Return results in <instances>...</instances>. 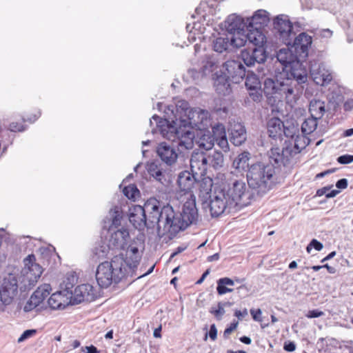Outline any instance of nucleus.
I'll use <instances>...</instances> for the list:
<instances>
[{"label": "nucleus", "instance_id": "1", "mask_svg": "<svg viewBox=\"0 0 353 353\" xmlns=\"http://www.w3.org/2000/svg\"><path fill=\"white\" fill-rule=\"evenodd\" d=\"M161 227L163 236L175 235L181 230H184L194 223L198 218L195 198L190 194V199L183 204L182 211L176 213L170 205H163Z\"/></svg>", "mask_w": 353, "mask_h": 353}, {"label": "nucleus", "instance_id": "2", "mask_svg": "<svg viewBox=\"0 0 353 353\" xmlns=\"http://www.w3.org/2000/svg\"><path fill=\"white\" fill-rule=\"evenodd\" d=\"M163 204L155 198H150L143 206L134 205L129 208V221L139 230L155 228L159 236H163L161 225Z\"/></svg>", "mask_w": 353, "mask_h": 353}, {"label": "nucleus", "instance_id": "3", "mask_svg": "<svg viewBox=\"0 0 353 353\" xmlns=\"http://www.w3.org/2000/svg\"><path fill=\"white\" fill-rule=\"evenodd\" d=\"M247 181L250 188L266 192L275 184V168L270 163L259 162L248 165Z\"/></svg>", "mask_w": 353, "mask_h": 353}, {"label": "nucleus", "instance_id": "4", "mask_svg": "<svg viewBox=\"0 0 353 353\" xmlns=\"http://www.w3.org/2000/svg\"><path fill=\"white\" fill-rule=\"evenodd\" d=\"M125 275L123 256L119 254L111 261H105L98 265L96 279L100 287L106 288L113 283H118Z\"/></svg>", "mask_w": 353, "mask_h": 353}, {"label": "nucleus", "instance_id": "5", "mask_svg": "<svg viewBox=\"0 0 353 353\" xmlns=\"http://www.w3.org/2000/svg\"><path fill=\"white\" fill-rule=\"evenodd\" d=\"M288 77L279 82L278 99H285L288 103L295 101L296 96L302 92L303 84L305 83L307 75L305 69H294L290 72Z\"/></svg>", "mask_w": 353, "mask_h": 353}, {"label": "nucleus", "instance_id": "6", "mask_svg": "<svg viewBox=\"0 0 353 353\" xmlns=\"http://www.w3.org/2000/svg\"><path fill=\"white\" fill-rule=\"evenodd\" d=\"M159 128L162 136L174 142L177 141V146L181 149L191 150L193 148L194 144V139L196 138L194 132L188 126L167 124L166 126L163 125L157 124V126Z\"/></svg>", "mask_w": 353, "mask_h": 353}, {"label": "nucleus", "instance_id": "7", "mask_svg": "<svg viewBox=\"0 0 353 353\" xmlns=\"http://www.w3.org/2000/svg\"><path fill=\"white\" fill-rule=\"evenodd\" d=\"M191 110L189 103L185 100H179L174 105H170L165 110L167 118L163 121L160 117L154 115L150 120V125L152 124V120L159 125H163L162 123H172L174 125H185L187 123L188 112Z\"/></svg>", "mask_w": 353, "mask_h": 353}, {"label": "nucleus", "instance_id": "8", "mask_svg": "<svg viewBox=\"0 0 353 353\" xmlns=\"http://www.w3.org/2000/svg\"><path fill=\"white\" fill-rule=\"evenodd\" d=\"M203 210H208L212 216H219L226 208V198L223 191L214 192L212 196L209 192L199 195Z\"/></svg>", "mask_w": 353, "mask_h": 353}, {"label": "nucleus", "instance_id": "9", "mask_svg": "<svg viewBox=\"0 0 353 353\" xmlns=\"http://www.w3.org/2000/svg\"><path fill=\"white\" fill-rule=\"evenodd\" d=\"M212 47L219 53L240 52V54H243V38L229 35L226 37L219 36L214 39Z\"/></svg>", "mask_w": 353, "mask_h": 353}, {"label": "nucleus", "instance_id": "10", "mask_svg": "<svg viewBox=\"0 0 353 353\" xmlns=\"http://www.w3.org/2000/svg\"><path fill=\"white\" fill-rule=\"evenodd\" d=\"M274 28L277 31L282 43L289 47L294 37V33L288 17L284 14L277 16L274 20Z\"/></svg>", "mask_w": 353, "mask_h": 353}, {"label": "nucleus", "instance_id": "11", "mask_svg": "<svg viewBox=\"0 0 353 353\" xmlns=\"http://www.w3.org/2000/svg\"><path fill=\"white\" fill-rule=\"evenodd\" d=\"M17 281L14 276L5 279L0 288V310L10 305L17 292Z\"/></svg>", "mask_w": 353, "mask_h": 353}, {"label": "nucleus", "instance_id": "12", "mask_svg": "<svg viewBox=\"0 0 353 353\" xmlns=\"http://www.w3.org/2000/svg\"><path fill=\"white\" fill-rule=\"evenodd\" d=\"M36 259L34 254L28 255L24 259V281L28 282V286L32 287L37 282L43 272L42 267L35 262Z\"/></svg>", "mask_w": 353, "mask_h": 353}, {"label": "nucleus", "instance_id": "13", "mask_svg": "<svg viewBox=\"0 0 353 353\" xmlns=\"http://www.w3.org/2000/svg\"><path fill=\"white\" fill-rule=\"evenodd\" d=\"M310 73L316 84L326 85L332 80V73L323 63L313 60L310 62Z\"/></svg>", "mask_w": 353, "mask_h": 353}, {"label": "nucleus", "instance_id": "14", "mask_svg": "<svg viewBox=\"0 0 353 353\" xmlns=\"http://www.w3.org/2000/svg\"><path fill=\"white\" fill-rule=\"evenodd\" d=\"M209 117L210 114L207 110L200 108L191 109L186 118V125L199 130L205 129L210 123Z\"/></svg>", "mask_w": 353, "mask_h": 353}, {"label": "nucleus", "instance_id": "15", "mask_svg": "<svg viewBox=\"0 0 353 353\" xmlns=\"http://www.w3.org/2000/svg\"><path fill=\"white\" fill-rule=\"evenodd\" d=\"M146 170L150 180L158 183L161 185V188L169 185L170 182L169 174L161 163L157 161L148 163Z\"/></svg>", "mask_w": 353, "mask_h": 353}, {"label": "nucleus", "instance_id": "16", "mask_svg": "<svg viewBox=\"0 0 353 353\" xmlns=\"http://www.w3.org/2000/svg\"><path fill=\"white\" fill-rule=\"evenodd\" d=\"M208 161L209 157L207 152L194 151L190 160L192 172L196 176H205L209 167Z\"/></svg>", "mask_w": 353, "mask_h": 353}, {"label": "nucleus", "instance_id": "17", "mask_svg": "<svg viewBox=\"0 0 353 353\" xmlns=\"http://www.w3.org/2000/svg\"><path fill=\"white\" fill-rule=\"evenodd\" d=\"M179 149L173 144L165 142L160 143L157 147V153L160 159L167 165L172 166L176 164L179 158Z\"/></svg>", "mask_w": 353, "mask_h": 353}, {"label": "nucleus", "instance_id": "18", "mask_svg": "<svg viewBox=\"0 0 353 353\" xmlns=\"http://www.w3.org/2000/svg\"><path fill=\"white\" fill-rule=\"evenodd\" d=\"M312 43V38L305 32H301L297 37L292 39L291 48L294 53L301 59L308 56V50Z\"/></svg>", "mask_w": 353, "mask_h": 353}, {"label": "nucleus", "instance_id": "19", "mask_svg": "<svg viewBox=\"0 0 353 353\" xmlns=\"http://www.w3.org/2000/svg\"><path fill=\"white\" fill-rule=\"evenodd\" d=\"M97 297L96 290L92 285L86 283L78 285L74 291H72V305L80 303L82 301L90 302Z\"/></svg>", "mask_w": 353, "mask_h": 353}, {"label": "nucleus", "instance_id": "20", "mask_svg": "<svg viewBox=\"0 0 353 353\" xmlns=\"http://www.w3.org/2000/svg\"><path fill=\"white\" fill-rule=\"evenodd\" d=\"M237 52V59H230L226 61L224 67L228 72V78L234 83H239L243 80V54Z\"/></svg>", "mask_w": 353, "mask_h": 353}, {"label": "nucleus", "instance_id": "21", "mask_svg": "<svg viewBox=\"0 0 353 353\" xmlns=\"http://www.w3.org/2000/svg\"><path fill=\"white\" fill-rule=\"evenodd\" d=\"M277 60L282 64L283 69L289 68L290 72L294 69H301L300 59L293 53L292 48H281L276 54Z\"/></svg>", "mask_w": 353, "mask_h": 353}, {"label": "nucleus", "instance_id": "22", "mask_svg": "<svg viewBox=\"0 0 353 353\" xmlns=\"http://www.w3.org/2000/svg\"><path fill=\"white\" fill-rule=\"evenodd\" d=\"M72 290L67 287L61 291L53 293L49 298L48 303L52 310L64 309L71 303Z\"/></svg>", "mask_w": 353, "mask_h": 353}, {"label": "nucleus", "instance_id": "23", "mask_svg": "<svg viewBox=\"0 0 353 353\" xmlns=\"http://www.w3.org/2000/svg\"><path fill=\"white\" fill-rule=\"evenodd\" d=\"M232 186L228 190V196L230 199V204L234 205L239 210L243 207V180L242 177L239 179L231 178Z\"/></svg>", "mask_w": 353, "mask_h": 353}, {"label": "nucleus", "instance_id": "24", "mask_svg": "<svg viewBox=\"0 0 353 353\" xmlns=\"http://www.w3.org/2000/svg\"><path fill=\"white\" fill-rule=\"evenodd\" d=\"M224 28L229 36L243 38V18L236 14H232L224 21Z\"/></svg>", "mask_w": 353, "mask_h": 353}, {"label": "nucleus", "instance_id": "25", "mask_svg": "<svg viewBox=\"0 0 353 353\" xmlns=\"http://www.w3.org/2000/svg\"><path fill=\"white\" fill-rule=\"evenodd\" d=\"M245 85L249 91V95L254 101H260L262 98L261 81L255 74H247Z\"/></svg>", "mask_w": 353, "mask_h": 353}, {"label": "nucleus", "instance_id": "26", "mask_svg": "<svg viewBox=\"0 0 353 353\" xmlns=\"http://www.w3.org/2000/svg\"><path fill=\"white\" fill-rule=\"evenodd\" d=\"M269 21V13L265 10H258L252 17H248L246 21H244V26H246L250 28L264 29Z\"/></svg>", "mask_w": 353, "mask_h": 353}, {"label": "nucleus", "instance_id": "27", "mask_svg": "<svg viewBox=\"0 0 353 353\" xmlns=\"http://www.w3.org/2000/svg\"><path fill=\"white\" fill-rule=\"evenodd\" d=\"M130 237L127 229L121 228L111 232L108 239L109 247L111 250H124Z\"/></svg>", "mask_w": 353, "mask_h": 353}, {"label": "nucleus", "instance_id": "28", "mask_svg": "<svg viewBox=\"0 0 353 353\" xmlns=\"http://www.w3.org/2000/svg\"><path fill=\"white\" fill-rule=\"evenodd\" d=\"M251 49V54L248 49H244V64L248 66L254 65L255 63H263L266 59V55L263 46L253 45Z\"/></svg>", "mask_w": 353, "mask_h": 353}, {"label": "nucleus", "instance_id": "29", "mask_svg": "<svg viewBox=\"0 0 353 353\" xmlns=\"http://www.w3.org/2000/svg\"><path fill=\"white\" fill-rule=\"evenodd\" d=\"M248 33L244 40V46L248 44L264 46L266 42V37L263 30L259 28H250L247 27Z\"/></svg>", "mask_w": 353, "mask_h": 353}, {"label": "nucleus", "instance_id": "30", "mask_svg": "<svg viewBox=\"0 0 353 353\" xmlns=\"http://www.w3.org/2000/svg\"><path fill=\"white\" fill-rule=\"evenodd\" d=\"M215 142V138L210 131L199 130L195 138V143L200 149L206 151L211 150Z\"/></svg>", "mask_w": 353, "mask_h": 353}, {"label": "nucleus", "instance_id": "31", "mask_svg": "<svg viewBox=\"0 0 353 353\" xmlns=\"http://www.w3.org/2000/svg\"><path fill=\"white\" fill-rule=\"evenodd\" d=\"M196 174L188 171L181 172L178 177L177 183L181 192H189L191 191L196 181Z\"/></svg>", "mask_w": 353, "mask_h": 353}, {"label": "nucleus", "instance_id": "32", "mask_svg": "<svg viewBox=\"0 0 353 353\" xmlns=\"http://www.w3.org/2000/svg\"><path fill=\"white\" fill-rule=\"evenodd\" d=\"M283 122L279 118H272L268 122L269 136L273 139H281L283 132Z\"/></svg>", "mask_w": 353, "mask_h": 353}, {"label": "nucleus", "instance_id": "33", "mask_svg": "<svg viewBox=\"0 0 353 353\" xmlns=\"http://www.w3.org/2000/svg\"><path fill=\"white\" fill-rule=\"evenodd\" d=\"M122 219V214L120 208L116 206L109 211L108 216L104 220L105 224L110 223L109 225V230H113V228H117L121 225V221Z\"/></svg>", "mask_w": 353, "mask_h": 353}, {"label": "nucleus", "instance_id": "34", "mask_svg": "<svg viewBox=\"0 0 353 353\" xmlns=\"http://www.w3.org/2000/svg\"><path fill=\"white\" fill-rule=\"evenodd\" d=\"M280 80L268 78L264 81L263 92L268 98H277Z\"/></svg>", "mask_w": 353, "mask_h": 353}, {"label": "nucleus", "instance_id": "35", "mask_svg": "<svg viewBox=\"0 0 353 353\" xmlns=\"http://www.w3.org/2000/svg\"><path fill=\"white\" fill-rule=\"evenodd\" d=\"M309 111L311 117L321 119L325 112V102L321 100H312L310 103Z\"/></svg>", "mask_w": 353, "mask_h": 353}, {"label": "nucleus", "instance_id": "36", "mask_svg": "<svg viewBox=\"0 0 353 353\" xmlns=\"http://www.w3.org/2000/svg\"><path fill=\"white\" fill-rule=\"evenodd\" d=\"M297 132L298 129L294 125H292L289 126H285L284 125L283 136H285L288 138H291L292 140L294 141V148H296L297 150H300L303 148L305 147V145H299V141L303 138L301 137L299 134H296Z\"/></svg>", "mask_w": 353, "mask_h": 353}, {"label": "nucleus", "instance_id": "37", "mask_svg": "<svg viewBox=\"0 0 353 353\" xmlns=\"http://www.w3.org/2000/svg\"><path fill=\"white\" fill-rule=\"evenodd\" d=\"M216 91L223 95H225L230 92V83L225 76L221 75L218 77L214 83Z\"/></svg>", "mask_w": 353, "mask_h": 353}, {"label": "nucleus", "instance_id": "38", "mask_svg": "<svg viewBox=\"0 0 353 353\" xmlns=\"http://www.w3.org/2000/svg\"><path fill=\"white\" fill-rule=\"evenodd\" d=\"M51 290L50 284L45 283L39 286L32 294V300L38 301L39 305L50 294Z\"/></svg>", "mask_w": 353, "mask_h": 353}, {"label": "nucleus", "instance_id": "39", "mask_svg": "<svg viewBox=\"0 0 353 353\" xmlns=\"http://www.w3.org/2000/svg\"><path fill=\"white\" fill-rule=\"evenodd\" d=\"M288 154H290V151H289L288 147L285 148H283L282 149L274 148L271 149L270 159L278 164L283 163L285 157L287 158Z\"/></svg>", "mask_w": 353, "mask_h": 353}, {"label": "nucleus", "instance_id": "40", "mask_svg": "<svg viewBox=\"0 0 353 353\" xmlns=\"http://www.w3.org/2000/svg\"><path fill=\"white\" fill-rule=\"evenodd\" d=\"M209 157V167L212 166L214 169H218L223 165L224 158L222 152L214 151L212 154H208Z\"/></svg>", "mask_w": 353, "mask_h": 353}, {"label": "nucleus", "instance_id": "41", "mask_svg": "<svg viewBox=\"0 0 353 353\" xmlns=\"http://www.w3.org/2000/svg\"><path fill=\"white\" fill-rule=\"evenodd\" d=\"M319 119L310 117L306 119L301 125V131L304 134H310L317 127Z\"/></svg>", "mask_w": 353, "mask_h": 353}, {"label": "nucleus", "instance_id": "42", "mask_svg": "<svg viewBox=\"0 0 353 353\" xmlns=\"http://www.w3.org/2000/svg\"><path fill=\"white\" fill-rule=\"evenodd\" d=\"M243 161V153H241L233 161L230 174L237 178L243 176V167L241 165Z\"/></svg>", "mask_w": 353, "mask_h": 353}, {"label": "nucleus", "instance_id": "43", "mask_svg": "<svg viewBox=\"0 0 353 353\" xmlns=\"http://www.w3.org/2000/svg\"><path fill=\"white\" fill-rule=\"evenodd\" d=\"M227 285H234V281L227 277L221 278L218 280L216 290L219 294L222 295L232 291V289L227 287Z\"/></svg>", "mask_w": 353, "mask_h": 353}, {"label": "nucleus", "instance_id": "44", "mask_svg": "<svg viewBox=\"0 0 353 353\" xmlns=\"http://www.w3.org/2000/svg\"><path fill=\"white\" fill-rule=\"evenodd\" d=\"M123 194L129 199L135 200L139 195V190L134 184L125 187L123 190Z\"/></svg>", "mask_w": 353, "mask_h": 353}, {"label": "nucleus", "instance_id": "45", "mask_svg": "<svg viewBox=\"0 0 353 353\" xmlns=\"http://www.w3.org/2000/svg\"><path fill=\"white\" fill-rule=\"evenodd\" d=\"M243 127L240 126L239 129L235 132L232 131L230 141L236 146H240L243 144Z\"/></svg>", "mask_w": 353, "mask_h": 353}, {"label": "nucleus", "instance_id": "46", "mask_svg": "<svg viewBox=\"0 0 353 353\" xmlns=\"http://www.w3.org/2000/svg\"><path fill=\"white\" fill-rule=\"evenodd\" d=\"M110 249L111 248L109 247L108 244L105 245L103 243L101 245H99L94 248V254L97 257V259H103L108 255Z\"/></svg>", "mask_w": 353, "mask_h": 353}, {"label": "nucleus", "instance_id": "47", "mask_svg": "<svg viewBox=\"0 0 353 353\" xmlns=\"http://www.w3.org/2000/svg\"><path fill=\"white\" fill-rule=\"evenodd\" d=\"M212 136L217 139L226 136L225 129L223 124L218 123L212 128Z\"/></svg>", "mask_w": 353, "mask_h": 353}, {"label": "nucleus", "instance_id": "48", "mask_svg": "<svg viewBox=\"0 0 353 353\" xmlns=\"http://www.w3.org/2000/svg\"><path fill=\"white\" fill-rule=\"evenodd\" d=\"M123 260H124V267H125V272H127V269H126L127 268H128L130 269H133L138 265V264L140 261H138L137 262H135L134 261V255L128 254L127 252H126V257H125V259L123 258Z\"/></svg>", "mask_w": 353, "mask_h": 353}, {"label": "nucleus", "instance_id": "49", "mask_svg": "<svg viewBox=\"0 0 353 353\" xmlns=\"http://www.w3.org/2000/svg\"><path fill=\"white\" fill-rule=\"evenodd\" d=\"M226 303H219L217 309L213 307L210 310V312L212 313L218 319H220L225 313L224 306Z\"/></svg>", "mask_w": 353, "mask_h": 353}, {"label": "nucleus", "instance_id": "50", "mask_svg": "<svg viewBox=\"0 0 353 353\" xmlns=\"http://www.w3.org/2000/svg\"><path fill=\"white\" fill-rule=\"evenodd\" d=\"M323 244L316 239H314L307 245L306 250L308 253H310L312 248H314L317 251H321L323 249Z\"/></svg>", "mask_w": 353, "mask_h": 353}, {"label": "nucleus", "instance_id": "51", "mask_svg": "<svg viewBox=\"0 0 353 353\" xmlns=\"http://www.w3.org/2000/svg\"><path fill=\"white\" fill-rule=\"evenodd\" d=\"M37 332L36 330H26L23 332V334L21 335V336L18 339V343H21L24 341L25 340L32 337L34 336Z\"/></svg>", "mask_w": 353, "mask_h": 353}, {"label": "nucleus", "instance_id": "52", "mask_svg": "<svg viewBox=\"0 0 353 353\" xmlns=\"http://www.w3.org/2000/svg\"><path fill=\"white\" fill-rule=\"evenodd\" d=\"M38 305V301L32 300V296H31L28 301L25 305L23 310L25 312H30Z\"/></svg>", "mask_w": 353, "mask_h": 353}, {"label": "nucleus", "instance_id": "53", "mask_svg": "<svg viewBox=\"0 0 353 353\" xmlns=\"http://www.w3.org/2000/svg\"><path fill=\"white\" fill-rule=\"evenodd\" d=\"M215 141H216L217 145L224 151L227 152L228 150V142L226 136L222 137L221 138H219L217 139H215Z\"/></svg>", "mask_w": 353, "mask_h": 353}, {"label": "nucleus", "instance_id": "54", "mask_svg": "<svg viewBox=\"0 0 353 353\" xmlns=\"http://www.w3.org/2000/svg\"><path fill=\"white\" fill-rule=\"evenodd\" d=\"M250 314L252 319L257 322L262 321V312L261 309H251Z\"/></svg>", "mask_w": 353, "mask_h": 353}, {"label": "nucleus", "instance_id": "55", "mask_svg": "<svg viewBox=\"0 0 353 353\" xmlns=\"http://www.w3.org/2000/svg\"><path fill=\"white\" fill-rule=\"evenodd\" d=\"M337 161L341 164H348L353 162V155L344 154L337 159Z\"/></svg>", "mask_w": 353, "mask_h": 353}, {"label": "nucleus", "instance_id": "56", "mask_svg": "<svg viewBox=\"0 0 353 353\" xmlns=\"http://www.w3.org/2000/svg\"><path fill=\"white\" fill-rule=\"evenodd\" d=\"M128 254L134 255V261H140L141 256L139 253V249L137 247H130L127 250Z\"/></svg>", "mask_w": 353, "mask_h": 353}, {"label": "nucleus", "instance_id": "57", "mask_svg": "<svg viewBox=\"0 0 353 353\" xmlns=\"http://www.w3.org/2000/svg\"><path fill=\"white\" fill-rule=\"evenodd\" d=\"M324 315V312L319 310H312L308 311L306 314V317L309 319L318 318Z\"/></svg>", "mask_w": 353, "mask_h": 353}, {"label": "nucleus", "instance_id": "58", "mask_svg": "<svg viewBox=\"0 0 353 353\" xmlns=\"http://www.w3.org/2000/svg\"><path fill=\"white\" fill-rule=\"evenodd\" d=\"M238 325V321H234L232 322L228 327H227L224 332H223V336L225 338H228L229 335L237 327Z\"/></svg>", "mask_w": 353, "mask_h": 353}, {"label": "nucleus", "instance_id": "59", "mask_svg": "<svg viewBox=\"0 0 353 353\" xmlns=\"http://www.w3.org/2000/svg\"><path fill=\"white\" fill-rule=\"evenodd\" d=\"M283 349L287 352H292L295 350L296 345L292 341L285 342L284 343Z\"/></svg>", "mask_w": 353, "mask_h": 353}, {"label": "nucleus", "instance_id": "60", "mask_svg": "<svg viewBox=\"0 0 353 353\" xmlns=\"http://www.w3.org/2000/svg\"><path fill=\"white\" fill-rule=\"evenodd\" d=\"M217 336V330L216 325L212 324L210 325V331H209V336L212 340L214 341L216 339Z\"/></svg>", "mask_w": 353, "mask_h": 353}, {"label": "nucleus", "instance_id": "61", "mask_svg": "<svg viewBox=\"0 0 353 353\" xmlns=\"http://www.w3.org/2000/svg\"><path fill=\"white\" fill-rule=\"evenodd\" d=\"M10 130L12 132H21L25 130L22 125H19L17 123H12L10 125Z\"/></svg>", "mask_w": 353, "mask_h": 353}, {"label": "nucleus", "instance_id": "62", "mask_svg": "<svg viewBox=\"0 0 353 353\" xmlns=\"http://www.w3.org/2000/svg\"><path fill=\"white\" fill-rule=\"evenodd\" d=\"M347 184L348 183L346 179H341L336 182V186L339 189H345L347 187Z\"/></svg>", "mask_w": 353, "mask_h": 353}, {"label": "nucleus", "instance_id": "63", "mask_svg": "<svg viewBox=\"0 0 353 353\" xmlns=\"http://www.w3.org/2000/svg\"><path fill=\"white\" fill-rule=\"evenodd\" d=\"M345 111H350L353 109V99H347L343 104Z\"/></svg>", "mask_w": 353, "mask_h": 353}, {"label": "nucleus", "instance_id": "64", "mask_svg": "<svg viewBox=\"0 0 353 353\" xmlns=\"http://www.w3.org/2000/svg\"><path fill=\"white\" fill-rule=\"evenodd\" d=\"M85 348L87 350L86 353H99L97 347L93 345L86 346Z\"/></svg>", "mask_w": 353, "mask_h": 353}]
</instances>
